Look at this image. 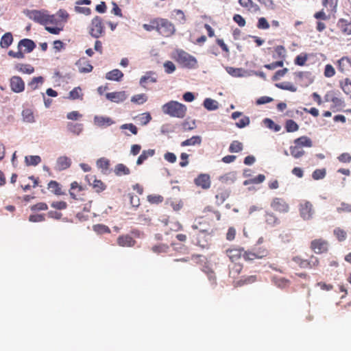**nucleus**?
Here are the masks:
<instances>
[{
    "mask_svg": "<svg viewBox=\"0 0 351 351\" xmlns=\"http://www.w3.org/2000/svg\"><path fill=\"white\" fill-rule=\"evenodd\" d=\"M337 211L339 213H351V204L341 202L340 206L337 208Z\"/></svg>",
    "mask_w": 351,
    "mask_h": 351,
    "instance_id": "55",
    "label": "nucleus"
},
{
    "mask_svg": "<svg viewBox=\"0 0 351 351\" xmlns=\"http://www.w3.org/2000/svg\"><path fill=\"white\" fill-rule=\"evenodd\" d=\"M298 82L303 86H307L313 82L312 74L309 71H300L295 73Z\"/></svg>",
    "mask_w": 351,
    "mask_h": 351,
    "instance_id": "14",
    "label": "nucleus"
},
{
    "mask_svg": "<svg viewBox=\"0 0 351 351\" xmlns=\"http://www.w3.org/2000/svg\"><path fill=\"white\" fill-rule=\"evenodd\" d=\"M11 90L16 93H21L25 89V82L19 76H13L10 80Z\"/></svg>",
    "mask_w": 351,
    "mask_h": 351,
    "instance_id": "13",
    "label": "nucleus"
},
{
    "mask_svg": "<svg viewBox=\"0 0 351 351\" xmlns=\"http://www.w3.org/2000/svg\"><path fill=\"white\" fill-rule=\"evenodd\" d=\"M202 138L199 136H193L191 138L186 139L181 143L182 147L200 145Z\"/></svg>",
    "mask_w": 351,
    "mask_h": 351,
    "instance_id": "32",
    "label": "nucleus"
},
{
    "mask_svg": "<svg viewBox=\"0 0 351 351\" xmlns=\"http://www.w3.org/2000/svg\"><path fill=\"white\" fill-rule=\"evenodd\" d=\"M152 119V117L149 112H144L139 117V121L142 125H147Z\"/></svg>",
    "mask_w": 351,
    "mask_h": 351,
    "instance_id": "60",
    "label": "nucleus"
},
{
    "mask_svg": "<svg viewBox=\"0 0 351 351\" xmlns=\"http://www.w3.org/2000/svg\"><path fill=\"white\" fill-rule=\"evenodd\" d=\"M337 25L344 34H351V21L344 19H340L338 21Z\"/></svg>",
    "mask_w": 351,
    "mask_h": 351,
    "instance_id": "25",
    "label": "nucleus"
},
{
    "mask_svg": "<svg viewBox=\"0 0 351 351\" xmlns=\"http://www.w3.org/2000/svg\"><path fill=\"white\" fill-rule=\"evenodd\" d=\"M265 217L266 223L270 226H274L279 223V219L272 213H266Z\"/></svg>",
    "mask_w": 351,
    "mask_h": 351,
    "instance_id": "39",
    "label": "nucleus"
},
{
    "mask_svg": "<svg viewBox=\"0 0 351 351\" xmlns=\"http://www.w3.org/2000/svg\"><path fill=\"white\" fill-rule=\"evenodd\" d=\"M106 96L108 99L116 103L122 102L127 98L125 91L108 93Z\"/></svg>",
    "mask_w": 351,
    "mask_h": 351,
    "instance_id": "19",
    "label": "nucleus"
},
{
    "mask_svg": "<svg viewBox=\"0 0 351 351\" xmlns=\"http://www.w3.org/2000/svg\"><path fill=\"white\" fill-rule=\"evenodd\" d=\"M158 32L165 37H169L175 32L174 25L165 19H158Z\"/></svg>",
    "mask_w": 351,
    "mask_h": 351,
    "instance_id": "7",
    "label": "nucleus"
},
{
    "mask_svg": "<svg viewBox=\"0 0 351 351\" xmlns=\"http://www.w3.org/2000/svg\"><path fill=\"white\" fill-rule=\"evenodd\" d=\"M114 121L108 117L95 116L94 123L98 127L104 128L108 127L114 123Z\"/></svg>",
    "mask_w": 351,
    "mask_h": 351,
    "instance_id": "20",
    "label": "nucleus"
},
{
    "mask_svg": "<svg viewBox=\"0 0 351 351\" xmlns=\"http://www.w3.org/2000/svg\"><path fill=\"white\" fill-rule=\"evenodd\" d=\"M294 143L295 144V145L300 147L302 146L311 147L313 145L312 141L311 140V138L305 136L296 138L294 141Z\"/></svg>",
    "mask_w": 351,
    "mask_h": 351,
    "instance_id": "28",
    "label": "nucleus"
},
{
    "mask_svg": "<svg viewBox=\"0 0 351 351\" xmlns=\"http://www.w3.org/2000/svg\"><path fill=\"white\" fill-rule=\"evenodd\" d=\"M186 106L176 101H170L162 106L164 114L172 117L182 119L186 114Z\"/></svg>",
    "mask_w": 351,
    "mask_h": 351,
    "instance_id": "3",
    "label": "nucleus"
},
{
    "mask_svg": "<svg viewBox=\"0 0 351 351\" xmlns=\"http://www.w3.org/2000/svg\"><path fill=\"white\" fill-rule=\"evenodd\" d=\"M173 58L184 66L193 67L196 64L195 58L182 50H176L173 53Z\"/></svg>",
    "mask_w": 351,
    "mask_h": 351,
    "instance_id": "4",
    "label": "nucleus"
},
{
    "mask_svg": "<svg viewBox=\"0 0 351 351\" xmlns=\"http://www.w3.org/2000/svg\"><path fill=\"white\" fill-rule=\"evenodd\" d=\"M226 254L232 263L239 265L241 258V249L239 247H230L226 250Z\"/></svg>",
    "mask_w": 351,
    "mask_h": 351,
    "instance_id": "16",
    "label": "nucleus"
},
{
    "mask_svg": "<svg viewBox=\"0 0 351 351\" xmlns=\"http://www.w3.org/2000/svg\"><path fill=\"white\" fill-rule=\"evenodd\" d=\"M158 19L151 21L149 24L143 25V28L147 31H152L154 29H156L158 31Z\"/></svg>",
    "mask_w": 351,
    "mask_h": 351,
    "instance_id": "58",
    "label": "nucleus"
},
{
    "mask_svg": "<svg viewBox=\"0 0 351 351\" xmlns=\"http://www.w3.org/2000/svg\"><path fill=\"white\" fill-rule=\"evenodd\" d=\"M117 243L121 247H131L135 245L136 241L129 234H122L119 236Z\"/></svg>",
    "mask_w": 351,
    "mask_h": 351,
    "instance_id": "17",
    "label": "nucleus"
},
{
    "mask_svg": "<svg viewBox=\"0 0 351 351\" xmlns=\"http://www.w3.org/2000/svg\"><path fill=\"white\" fill-rule=\"evenodd\" d=\"M204 106L208 110H215L218 108L217 101L210 98H206L204 101Z\"/></svg>",
    "mask_w": 351,
    "mask_h": 351,
    "instance_id": "43",
    "label": "nucleus"
},
{
    "mask_svg": "<svg viewBox=\"0 0 351 351\" xmlns=\"http://www.w3.org/2000/svg\"><path fill=\"white\" fill-rule=\"evenodd\" d=\"M76 65L78 67L80 73H89L93 70V66L90 64L89 61L85 58H80L77 62Z\"/></svg>",
    "mask_w": 351,
    "mask_h": 351,
    "instance_id": "21",
    "label": "nucleus"
},
{
    "mask_svg": "<svg viewBox=\"0 0 351 351\" xmlns=\"http://www.w3.org/2000/svg\"><path fill=\"white\" fill-rule=\"evenodd\" d=\"M333 234L339 242L344 241L347 238L346 231L339 227L334 229Z\"/></svg>",
    "mask_w": 351,
    "mask_h": 351,
    "instance_id": "38",
    "label": "nucleus"
},
{
    "mask_svg": "<svg viewBox=\"0 0 351 351\" xmlns=\"http://www.w3.org/2000/svg\"><path fill=\"white\" fill-rule=\"evenodd\" d=\"M171 17L180 24L185 23L186 21L184 13L181 10H174Z\"/></svg>",
    "mask_w": 351,
    "mask_h": 351,
    "instance_id": "31",
    "label": "nucleus"
},
{
    "mask_svg": "<svg viewBox=\"0 0 351 351\" xmlns=\"http://www.w3.org/2000/svg\"><path fill=\"white\" fill-rule=\"evenodd\" d=\"M93 230L98 234L110 233V228L104 224H97L93 226Z\"/></svg>",
    "mask_w": 351,
    "mask_h": 351,
    "instance_id": "53",
    "label": "nucleus"
},
{
    "mask_svg": "<svg viewBox=\"0 0 351 351\" xmlns=\"http://www.w3.org/2000/svg\"><path fill=\"white\" fill-rule=\"evenodd\" d=\"M308 58V55L306 53H301L297 56L294 60V63L298 66H304Z\"/></svg>",
    "mask_w": 351,
    "mask_h": 351,
    "instance_id": "47",
    "label": "nucleus"
},
{
    "mask_svg": "<svg viewBox=\"0 0 351 351\" xmlns=\"http://www.w3.org/2000/svg\"><path fill=\"white\" fill-rule=\"evenodd\" d=\"M265 180V176L263 174H259L256 177L246 180L243 182L244 185H248L250 184H260Z\"/></svg>",
    "mask_w": 351,
    "mask_h": 351,
    "instance_id": "44",
    "label": "nucleus"
},
{
    "mask_svg": "<svg viewBox=\"0 0 351 351\" xmlns=\"http://www.w3.org/2000/svg\"><path fill=\"white\" fill-rule=\"evenodd\" d=\"M341 86L346 94L351 96V81L348 79H346L343 82H341Z\"/></svg>",
    "mask_w": 351,
    "mask_h": 351,
    "instance_id": "56",
    "label": "nucleus"
},
{
    "mask_svg": "<svg viewBox=\"0 0 351 351\" xmlns=\"http://www.w3.org/2000/svg\"><path fill=\"white\" fill-rule=\"evenodd\" d=\"M43 77H41V76H39V77H34L32 81L29 83V86L32 88V89H36L38 88V84H43Z\"/></svg>",
    "mask_w": 351,
    "mask_h": 351,
    "instance_id": "59",
    "label": "nucleus"
},
{
    "mask_svg": "<svg viewBox=\"0 0 351 351\" xmlns=\"http://www.w3.org/2000/svg\"><path fill=\"white\" fill-rule=\"evenodd\" d=\"M271 207L276 212L286 213L289 210V206L287 202L280 197H275L271 202Z\"/></svg>",
    "mask_w": 351,
    "mask_h": 351,
    "instance_id": "11",
    "label": "nucleus"
},
{
    "mask_svg": "<svg viewBox=\"0 0 351 351\" xmlns=\"http://www.w3.org/2000/svg\"><path fill=\"white\" fill-rule=\"evenodd\" d=\"M167 204H169L174 211H179L183 207V202L181 199L168 200Z\"/></svg>",
    "mask_w": 351,
    "mask_h": 351,
    "instance_id": "48",
    "label": "nucleus"
},
{
    "mask_svg": "<svg viewBox=\"0 0 351 351\" xmlns=\"http://www.w3.org/2000/svg\"><path fill=\"white\" fill-rule=\"evenodd\" d=\"M25 13L29 19L44 25L45 29L52 34H59L69 18L67 11L63 9H60L54 14H50L46 10H27Z\"/></svg>",
    "mask_w": 351,
    "mask_h": 351,
    "instance_id": "1",
    "label": "nucleus"
},
{
    "mask_svg": "<svg viewBox=\"0 0 351 351\" xmlns=\"http://www.w3.org/2000/svg\"><path fill=\"white\" fill-rule=\"evenodd\" d=\"M169 250V246L167 244L160 243L159 245H154L152 250L155 253H165Z\"/></svg>",
    "mask_w": 351,
    "mask_h": 351,
    "instance_id": "52",
    "label": "nucleus"
},
{
    "mask_svg": "<svg viewBox=\"0 0 351 351\" xmlns=\"http://www.w3.org/2000/svg\"><path fill=\"white\" fill-rule=\"evenodd\" d=\"M337 159L340 162L350 163L351 162V155L349 153L345 152L340 154Z\"/></svg>",
    "mask_w": 351,
    "mask_h": 351,
    "instance_id": "63",
    "label": "nucleus"
},
{
    "mask_svg": "<svg viewBox=\"0 0 351 351\" xmlns=\"http://www.w3.org/2000/svg\"><path fill=\"white\" fill-rule=\"evenodd\" d=\"M123 77V73L119 69H113L106 75V78L108 80L119 81Z\"/></svg>",
    "mask_w": 351,
    "mask_h": 351,
    "instance_id": "26",
    "label": "nucleus"
},
{
    "mask_svg": "<svg viewBox=\"0 0 351 351\" xmlns=\"http://www.w3.org/2000/svg\"><path fill=\"white\" fill-rule=\"evenodd\" d=\"M337 68L341 73H346L350 71L351 68V62L346 57H343L337 62Z\"/></svg>",
    "mask_w": 351,
    "mask_h": 351,
    "instance_id": "22",
    "label": "nucleus"
},
{
    "mask_svg": "<svg viewBox=\"0 0 351 351\" xmlns=\"http://www.w3.org/2000/svg\"><path fill=\"white\" fill-rule=\"evenodd\" d=\"M154 74V73L152 71L147 72L146 74L144 76L141 77V78L140 79V84L142 86L145 87V84L148 82H150L152 83L156 82V78L153 77Z\"/></svg>",
    "mask_w": 351,
    "mask_h": 351,
    "instance_id": "36",
    "label": "nucleus"
},
{
    "mask_svg": "<svg viewBox=\"0 0 351 351\" xmlns=\"http://www.w3.org/2000/svg\"><path fill=\"white\" fill-rule=\"evenodd\" d=\"M98 168L101 169L102 171H107L110 167V160L105 158H101L97 161Z\"/></svg>",
    "mask_w": 351,
    "mask_h": 351,
    "instance_id": "45",
    "label": "nucleus"
},
{
    "mask_svg": "<svg viewBox=\"0 0 351 351\" xmlns=\"http://www.w3.org/2000/svg\"><path fill=\"white\" fill-rule=\"evenodd\" d=\"M155 154V150L149 149L143 150L141 154L138 156L136 164L138 165H142L149 157H152Z\"/></svg>",
    "mask_w": 351,
    "mask_h": 351,
    "instance_id": "27",
    "label": "nucleus"
},
{
    "mask_svg": "<svg viewBox=\"0 0 351 351\" xmlns=\"http://www.w3.org/2000/svg\"><path fill=\"white\" fill-rule=\"evenodd\" d=\"M68 98L72 100L77 99L82 100L83 93H82V88L79 86L74 88L69 92Z\"/></svg>",
    "mask_w": 351,
    "mask_h": 351,
    "instance_id": "34",
    "label": "nucleus"
},
{
    "mask_svg": "<svg viewBox=\"0 0 351 351\" xmlns=\"http://www.w3.org/2000/svg\"><path fill=\"white\" fill-rule=\"evenodd\" d=\"M114 173L118 176L128 175L130 173V170L125 165L120 163L115 166Z\"/></svg>",
    "mask_w": 351,
    "mask_h": 351,
    "instance_id": "33",
    "label": "nucleus"
},
{
    "mask_svg": "<svg viewBox=\"0 0 351 351\" xmlns=\"http://www.w3.org/2000/svg\"><path fill=\"white\" fill-rule=\"evenodd\" d=\"M324 7L332 12H335L339 0H322Z\"/></svg>",
    "mask_w": 351,
    "mask_h": 351,
    "instance_id": "35",
    "label": "nucleus"
},
{
    "mask_svg": "<svg viewBox=\"0 0 351 351\" xmlns=\"http://www.w3.org/2000/svg\"><path fill=\"white\" fill-rule=\"evenodd\" d=\"M48 209V206L45 202H39L31 206V210L33 211L46 210Z\"/></svg>",
    "mask_w": 351,
    "mask_h": 351,
    "instance_id": "61",
    "label": "nucleus"
},
{
    "mask_svg": "<svg viewBox=\"0 0 351 351\" xmlns=\"http://www.w3.org/2000/svg\"><path fill=\"white\" fill-rule=\"evenodd\" d=\"M285 129L288 132H293L298 130L299 126L295 121L289 119L285 123Z\"/></svg>",
    "mask_w": 351,
    "mask_h": 351,
    "instance_id": "46",
    "label": "nucleus"
},
{
    "mask_svg": "<svg viewBox=\"0 0 351 351\" xmlns=\"http://www.w3.org/2000/svg\"><path fill=\"white\" fill-rule=\"evenodd\" d=\"M19 70L23 73L31 74L34 73V68L29 64H21Z\"/></svg>",
    "mask_w": 351,
    "mask_h": 351,
    "instance_id": "64",
    "label": "nucleus"
},
{
    "mask_svg": "<svg viewBox=\"0 0 351 351\" xmlns=\"http://www.w3.org/2000/svg\"><path fill=\"white\" fill-rule=\"evenodd\" d=\"M292 260L300 267L303 269L315 268L317 267L319 263L318 258L313 255H312L308 260L304 259L298 256L293 257Z\"/></svg>",
    "mask_w": 351,
    "mask_h": 351,
    "instance_id": "9",
    "label": "nucleus"
},
{
    "mask_svg": "<svg viewBox=\"0 0 351 351\" xmlns=\"http://www.w3.org/2000/svg\"><path fill=\"white\" fill-rule=\"evenodd\" d=\"M35 47L36 45H18L17 51L10 50L8 55L16 58H23L25 53H30Z\"/></svg>",
    "mask_w": 351,
    "mask_h": 351,
    "instance_id": "12",
    "label": "nucleus"
},
{
    "mask_svg": "<svg viewBox=\"0 0 351 351\" xmlns=\"http://www.w3.org/2000/svg\"><path fill=\"white\" fill-rule=\"evenodd\" d=\"M66 127L69 132L75 135H79L83 130V125L82 123H68Z\"/></svg>",
    "mask_w": 351,
    "mask_h": 351,
    "instance_id": "30",
    "label": "nucleus"
},
{
    "mask_svg": "<svg viewBox=\"0 0 351 351\" xmlns=\"http://www.w3.org/2000/svg\"><path fill=\"white\" fill-rule=\"evenodd\" d=\"M203 213L204 215L196 219L191 228L195 232L191 235L192 242L202 247H205L207 245V241L205 239H200L199 237L204 234L208 233V225L206 224V220L205 217H209L214 216L217 221H219L221 219V215L219 212L213 210L211 206H206L204 208Z\"/></svg>",
    "mask_w": 351,
    "mask_h": 351,
    "instance_id": "2",
    "label": "nucleus"
},
{
    "mask_svg": "<svg viewBox=\"0 0 351 351\" xmlns=\"http://www.w3.org/2000/svg\"><path fill=\"white\" fill-rule=\"evenodd\" d=\"M48 189L56 195H60L62 194L60 184L55 180H51L48 183Z\"/></svg>",
    "mask_w": 351,
    "mask_h": 351,
    "instance_id": "29",
    "label": "nucleus"
},
{
    "mask_svg": "<svg viewBox=\"0 0 351 351\" xmlns=\"http://www.w3.org/2000/svg\"><path fill=\"white\" fill-rule=\"evenodd\" d=\"M276 86L282 90H289L291 92L297 91V88L292 83L289 82L278 83L276 84Z\"/></svg>",
    "mask_w": 351,
    "mask_h": 351,
    "instance_id": "42",
    "label": "nucleus"
},
{
    "mask_svg": "<svg viewBox=\"0 0 351 351\" xmlns=\"http://www.w3.org/2000/svg\"><path fill=\"white\" fill-rule=\"evenodd\" d=\"M311 250L315 254L327 253L329 248L328 241L322 238L315 239L311 241Z\"/></svg>",
    "mask_w": 351,
    "mask_h": 351,
    "instance_id": "6",
    "label": "nucleus"
},
{
    "mask_svg": "<svg viewBox=\"0 0 351 351\" xmlns=\"http://www.w3.org/2000/svg\"><path fill=\"white\" fill-rule=\"evenodd\" d=\"M324 76L326 77H331L335 75V70L331 64H326L324 69Z\"/></svg>",
    "mask_w": 351,
    "mask_h": 351,
    "instance_id": "62",
    "label": "nucleus"
},
{
    "mask_svg": "<svg viewBox=\"0 0 351 351\" xmlns=\"http://www.w3.org/2000/svg\"><path fill=\"white\" fill-rule=\"evenodd\" d=\"M41 162L39 156H29L25 157V162L27 165H37Z\"/></svg>",
    "mask_w": 351,
    "mask_h": 351,
    "instance_id": "50",
    "label": "nucleus"
},
{
    "mask_svg": "<svg viewBox=\"0 0 351 351\" xmlns=\"http://www.w3.org/2000/svg\"><path fill=\"white\" fill-rule=\"evenodd\" d=\"M229 197L228 191L224 188H218L215 194L216 204L220 205Z\"/></svg>",
    "mask_w": 351,
    "mask_h": 351,
    "instance_id": "24",
    "label": "nucleus"
},
{
    "mask_svg": "<svg viewBox=\"0 0 351 351\" xmlns=\"http://www.w3.org/2000/svg\"><path fill=\"white\" fill-rule=\"evenodd\" d=\"M147 99V97L146 95L145 94H138L136 95H134L131 101L133 103H136L138 104H142L145 103Z\"/></svg>",
    "mask_w": 351,
    "mask_h": 351,
    "instance_id": "54",
    "label": "nucleus"
},
{
    "mask_svg": "<svg viewBox=\"0 0 351 351\" xmlns=\"http://www.w3.org/2000/svg\"><path fill=\"white\" fill-rule=\"evenodd\" d=\"M291 155L295 158H299L304 155L305 152L297 145L290 147Z\"/></svg>",
    "mask_w": 351,
    "mask_h": 351,
    "instance_id": "40",
    "label": "nucleus"
},
{
    "mask_svg": "<svg viewBox=\"0 0 351 351\" xmlns=\"http://www.w3.org/2000/svg\"><path fill=\"white\" fill-rule=\"evenodd\" d=\"M299 212L300 217L304 220H311L315 213L313 205L309 201H303L299 205Z\"/></svg>",
    "mask_w": 351,
    "mask_h": 351,
    "instance_id": "8",
    "label": "nucleus"
},
{
    "mask_svg": "<svg viewBox=\"0 0 351 351\" xmlns=\"http://www.w3.org/2000/svg\"><path fill=\"white\" fill-rule=\"evenodd\" d=\"M93 188L95 190L97 193H101L104 191L106 188V184L100 180H97L94 178L93 183L91 184Z\"/></svg>",
    "mask_w": 351,
    "mask_h": 351,
    "instance_id": "41",
    "label": "nucleus"
},
{
    "mask_svg": "<svg viewBox=\"0 0 351 351\" xmlns=\"http://www.w3.org/2000/svg\"><path fill=\"white\" fill-rule=\"evenodd\" d=\"M23 121L27 123H34L35 121L34 112L31 109L27 108L22 111Z\"/></svg>",
    "mask_w": 351,
    "mask_h": 351,
    "instance_id": "37",
    "label": "nucleus"
},
{
    "mask_svg": "<svg viewBox=\"0 0 351 351\" xmlns=\"http://www.w3.org/2000/svg\"><path fill=\"white\" fill-rule=\"evenodd\" d=\"M71 160L67 156H60L57 159L56 168L59 171H62L70 167Z\"/></svg>",
    "mask_w": 351,
    "mask_h": 351,
    "instance_id": "23",
    "label": "nucleus"
},
{
    "mask_svg": "<svg viewBox=\"0 0 351 351\" xmlns=\"http://www.w3.org/2000/svg\"><path fill=\"white\" fill-rule=\"evenodd\" d=\"M121 130H129L132 134L136 135L138 133V128L133 123H125L120 126Z\"/></svg>",
    "mask_w": 351,
    "mask_h": 351,
    "instance_id": "57",
    "label": "nucleus"
},
{
    "mask_svg": "<svg viewBox=\"0 0 351 351\" xmlns=\"http://www.w3.org/2000/svg\"><path fill=\"white\" fill-rule=\"evenodd\" d=\"M268 255L266 249H258L256 252H245L243 257L246 261H252L255 258H263Z\"/></svg>",
    "mask_w": 351,
    "mask_h": 351,
    "instance_id": "15",
    "label": "nucleus"
},
{
    "mask_svg": "<svg viewBox=\"0 0 351 351\" xmlns=\"http://www.w3.org/2000/svg\"><path fill=\"white\" fill-rule=\"evenodd\" d=\"M195 184L203 189H208L210 186V178L209 175L202 173L194 180Z\"/></svg>",
    "mask_w": 351,
    "mask_h": 351,
    "instance_id": "18",
    "label": "nucleus"
},
{
    "mask_svg": "<svg viewBox=\"0 0 351 351\" xmlns=\"http://www.w3.org/2000/svg\"><path fill=\"white\" fill-rule=\"evenodd\" d=\"M147 199L152 204H158L162 203L164 200V197L160 195H149Z\"/></svg>",
    "mask_w": 351,
    "mask_h": 351,
    "instance_id": "49",
    "label": "nucleus"
},
{
    "mask_svg": "<svg viewBox=\"0 0 351 351\" xmlns=\"http://www.w3.org/2000/svg\"><path fill=\"white\" fill-rule=\"evenodd\" d=\"M69 195L72 199L77 201L86 202L87 200L86 189L76 181L71 184Z\"/></svg>",
    "mask_w": 351,
    "mask_h": 351,
    "instance_id": "5",
    "label": "nucleus"
},
{
    "mask_svg": "<svg viewBox=\"0 0 351 351\" xmlns=\"http://www.w3.org/2000/svg\"><path fill=\"white\" fill-rule=\"evenodd\" d=\"M102 19L99 16H95L93 20L90 28V34L95 38H99L104 32Z\"/></svg>",
    "mask_w": 351,
    "mask_h": 351,
    "instance_id": "10",
    "label": "nucleus"
},
{
    "mask_svg": "<svg viewBox=\"0 0 351 351\" xmlns=\"http://www.w3.org/2000/svg\"><path fill=\"white\" fill-rule=\"evenodd\" d=\"M326 175V171L325 169H317L313 172L312 178L315 180H318L323 179Z\"/></svg>",
    "mask_w": 351,
    "mask_h": 351,
    "instance_id": "51",
    "label": "nucleus"
}]
</instances>
